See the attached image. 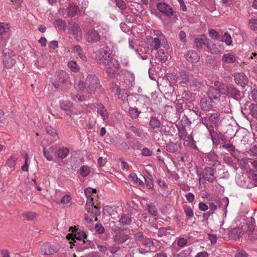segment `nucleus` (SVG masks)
Wrapping results in <instances>:
<instances>
[{
	"label": "nucleus",
	"instance_id": "nucleus-1",
	"mask_svg": "<svg viewBox=\"0 0 257 257\" xmlns=\"http://www.w3.org/2000/svg\"><path fill=\"white\" fill-rule=\"evenodd\" d=\"M80 90H85L89 93H94L99 90L100 84L97 77L94 74H89L87 77L85 81H80L78 83Z\"/></svg>",
	"mask_w": 257,
	"mask_h": 257
},
{
	"label": "nucleus",
	"instance_id": "nucleus-2",
	"mask_svg": "<svg viewBox=\"0 0 257 257\" xmlns=\"http://www.w3.org/2000/svg\"><path fill=\"white\" fill-rule=\"evenodd\" d=\"M53 85L56 89H61L62 90L69 89L71 85L69 75L64 71L59 72L53 82Z\"/></svg>",
	"mask_w": 257,
	"mask_h": 257
},
{
	"label": "nucleus",
	"instance_id": "nucleus-3",
	"mask_svg": "<svg viewBox=\"0 0 257 257\" xmlns=\"http://www.w3.org/2000/svg\"><path fill=\"white\" fill-rule=\"evenodd\" d=\"M96 59L100 64L105 65L111 61V59L115 58L111 55V51L109 48L105 47L96 52Z\"/></svg>",
	"mask_w": 257,
	"mask_h": 257
},
{
	"label": "nucleus",
	"instance_id": "nucleus-4",
	"mask_svg": "<svg viewBox=\"0 0 257 257\" xmlns=\"http://www.w3.org/2000/svg\"><path fill=\"white\" fill-rule=\"evenodd\" d=\"M134 85V78L133 76H131V79H128L126 78L124 81L120 84V87L117 86L114 83L110 84V88L112 91L117 95H119L121 89L127 90L132 88Z\"/></svg>",
	"mask_w": 257,
	"mask_h": 257
},
{
	"label": "nucleus",
	"instance_id": "nucleus-5",
	"mask_svg": "<svg viewBox=\"0 0 257 257\" xmlns=\"http://www.w3.org/2000/svg\"><path fill=\"white\" fill-rule=\"evenodd\" d=\"M16 55L14 52L9 49H5L3 53V61L4 65L8 68H12L16 63Z\"/></svg>",
	"mask_w": 257,
	"mask_h": 257
},
{
	"label": "nucleus",
	"instance_id": "nucleus-6",
	"mask_svg": "<svg viewBox=\"0 0 257 257\" xmlns=\"http://www.w3.org/2000/svg\"><path fill=\"white\" fill-rule=\"evenodd\" d=\"M105 66L106 71L110 77L113 78L117 76L120 71V66L116 59H111V61Z\"/></svg>",
	"mask_w": 257,
	"mask_h": 257
},
{
	"label": "nucleus",
	"instance_id": "nucleus-7",
	"mask_svg": "<svg viewBox=\"0 0 257 257\" xmlns=\"http://www.w3.org/2000/svg\"><path fill=\"white\" fill-rule=\"evenodd\" d=\"M72 232L68 233L66 236L67 239L70 241V244H72L71 240H73L75 242V239L80 241L82 240L84 243H86L88 241V240H87V235L85 232L83 231H77V229L75 228L73 229L72 228Z\"/></svg>",
	"mask_w": 257,
	"mask_h": 257
},
{
	"label": "nucleus",
	"instance_id": "nucleus-8",
	"mask_svg": "<svg viewBox=\"0 0 257 257\" xmlns=\"http://www.w3.org/2000/svg\"><path fill=\"white\" fill-rule=\"evenodd\" d=\"M215 179L214 170L210 167L205 168L199 176V182L203 183L204 180L213 182Z\"/></svg>",
	"mask_w": 257,
	"mask_h": 257
},
{
	"label": "nucleus",
	"instance_id": "nucleus-9",
	"mask_svg": "<svg viewBox=\"0 0 257 257\" xmlns=\"http://www.w3.org/2000/svg\"><path fill=\"white\" fill-rule=\"evenodd\" d=\"M85 38L86 41L90 44L97 42L100 39V36L97 31L94 29L86 30Z\"/></svg>",
	"mask_w": 257,
	"mask_h": 257
},
{
	"label": "nucleus",
	"instance_id": "nucleus-10",
	"mask_svg": "<svg viewBox=\"0 0 257 257\" xmlns=\"http://www.w3.org/2000/svg\"><path fill=\"white\" fill-rule=\"evenodd\" d=\"M86 206L88 213L93 217L100 214L99 209L93 205V199L92 197L87 198Z\"/></svg>",
	"mask_w": 257,
	"mask_h": 257
},
{
	"label": "nucleus",
	"instance_id": "nucleus-11",
	"mask_svg": "<svg viewBox=\"0 0 257 257\" xmlns=\"http://www.w3.org/2000/svg\"><path fill=\"white\" fill-rule=\"evenodd\" d=\"M157 9L162 14L168 17L174 15V11L171 6L165 2H159L157 5Z\"/></svg>",
	"mask_w": 257,
	"mask_h": 257
},
{
	"label": "nucleus",
	"instance_id": "nucleus-12",
	"mask_svg": "<svg viewBox=\"0 0 257 257\" xmlns=\"http://www.w3.org/2000/svg\"><path fill=\"white\" fill-rule=\"evenodd\" d=\"M234 79L235 83L241 87L246 85L248 81L246 75L241 72L235 73L234 75Z\"/></svg>",
	"mask_w": 257,
	"mask_h": 257
},
{
	"label": "nucleus",
	"instance_id": "nucleus-13",
	"mask_svg": "<svg viewBox=\"0 0 257 257\" xmlns=\"http://www.w3.org/2000/svg\"><path fill=\"white\" fill-rule=\"evenodd\" d=\"M58 247L54 246L48 243L43 244L41 248V252L43 255H50L56 252Z\"/></svg>",
	"mask_w": 257,
	"mask_h": 257
},
{
	"label": "nucleus",
	"instance_id": "nucleus-14",
	"mask_svg": "<svg viewBox=\"0 0 257 257\" xmlns=\"http://www.w3.org/2000/svg\"><path fill=\"white\" fill-rule=\"evenodd\" d=\"M186 60L192 64L196 63L200 60L199 55L194 50H189L185 55Z\"/></svg>",
	"mask_w": 257,
	"mask_h": 257
},
{
	"label": "nucleus",
	"instance_id": "nucleus-15",
	"mask_svg": "<svg viewBox=\"0 0 257 257\" xmlns=\"http://www.w3.org/2000/svg\"><path fill=\"white\" fill-rule=\"evenodd\" d=\"M70 30L72 31V34L76 41H79L82 39V31L78 24L76 23L73 24L70 27Z\"/></svg>",
	"mask_w": 257,
	"mask_h": 257
},
{
	"label": "nucleus",
	"instance_id": "nucleus-16",
	"mask_svg": "<svg viewBox=\"0 0 257 257\" xmlns=\"http://www.w3.org/2000/svg\"><path fill=\"white\" fill-rule=\"evenodd\" d=\"M206 46L208 51L212 54H219L221 53L222 48L219 44L213 43L211 41L206 42Z\"/></svg>",
	"mask_w": 257,
	"mask_h": 257
},
{
	"label": "nucleus",
	"instance_id": "nucleus-17",
	"mask_svg": "<svg viewBox=\"0 0 257 257\" xmlns=\"http://www.w3.org/2000/svg\"><path fill=\"white\" fill-rule=\"evenodd\" d=\"M214 86L216 87L215 93L220 94H227L228 93V86H226L224 83L216 81L214 82Z\"/></svg>",
	"mask_w": 257,
	"mask_h": 257
},
{
	"label": "nucleus",
	"instance_id": "nucleus-18",
	"mask_svg": "<svg viewBox=\"0 0 257 257\" xmlns=\"http://www.w3.org/2000/svg\"><path fill=\"white\" fill-rule=\"evenodd\" d=\"M129 238L128 235L120 232L113 235V239L115 242L117 244H122Z\"/></svg>",
	"mask_w": 257,
	"mask_h": 257
},
{
	"label": "nucleus",
	"instance_id": "nucleus-19",
	"mask_svg": "<svg viewBox=\"0 0 257 257\" xmlns=\"http://www.w3.org/2000/svg\"><path fill=\"white\" fill-rule=\"evenodd\" d=\"M223 118L220 116V114L218 113H213L209 116V120L215 126H218L221 124Z\"/></svg>",
	"mask_w": 257,
	"mask_h": 257
},
{
	"label": "nucleus",
	"instance_id": "nucleus-20",
	"mask_svg": "<svg viewBox=\"0 0 257 257\" xmlns=\"http://www.w3.org/2000/svg\"><path fill=\"white\" fill-rule=\"evenodd\" d=\"M71 50L72 52L78 56L82 61L85 62L87 60V57L84 54L83 50L80 45H76L73 46Z\"/></svg>",
	"mask_w": 257,
	"mask_h": 257
},
{
	"label": "nucleus",
	"instance_id": "nucleus-21",
	"mask_svg": "<svg viewBox=\"0 0 257 257\" xmlns=\"http://www.w3.org/2000/svg\"><path fill=\"white\" fill-rule=\"evenodd\" d=\"M97 112L102 119L105 121L108 117V112L105 107L101 103L97 104Z\"/></svg>",
	"mask_w": 257,
	"mask_h": 257
},
{
	"label": "nucleus",
	"instance_id": "nucleus-22",
	"mask_svg": "<svg viewBox=\"0 0 257 257\" xmlns=\"http://www.w3.org/2000/svg\"><path fill=\"white\" fill-rule=\"evenodd\" d=\"M189 85L191 89L194 91H199L203 86V83L201 81L196 79H194L193 77L192 79L190 80Z\"/></svg>",
	"mask_w": 257,
	"mask_h": 257
},
{
	"label": "nucleus",
	"instance_id": "nucleus-23",
	"mask_svg": "<svg viewBox=\"0 0 257 257\" xmlns=\"http://www.w3.org/2000/svg\"><path fill=\"white\" fill-rule=\"evenodd\" d=\"M237 57L232 53H225L222 56V61L224 63H233L236 61Z\"/></svg>",
	"mask_w": 257,
	"mask_h": 257
},
{
	"label": "nucleus",
	"instance_id": "nucleus-24",
	"mask_svg": "<svg viewBox=\"0 0 257 257\" xmlns=\"http://www.w3.org/2000/svg\"><path fill=\"white\" fill-rule=\"evenodd\" d=\"M192 134V133L190 135L187 136L185 140H183L184 141V145L192 149H197V148L195 145V141L193 139Z\"/></svg>",
	"mask_w": 257,
	"mask_h": 257
},
{
	"label": "nucleus",
	"instance_id": "nucleus-25",
	"mask_svg": "<svg viewBox=\"0 0 257 257\" xmlns=\"http://www.w3.org/2000/svg\"><path fill=\"white\" fill-rule=\"evenodd\" d=\"M243 234V230L241 228H235L232 229L230 232V237L234 239H237L241 237Z\"/></svg>",
	"mask_w": 257,
	"mask_h": 257
},
{
	"label": "nucleus",
	"instance_id": "nucleus-26",
	"mask_svg": "<svg viewBox=\"0 0 257 257\" xmlns=\"http://www.w3.org/2000/svg\"><path fill=\"white\" fill-rule=\"evenodd\" d=\"M153 245V242L151 239H145L143 242L142 246L146 247V249H143L142 247H141L140 250L141 253L149 252L150 250V247Z\"/></svg>",
	"mask_w": 257,
	"mask_h": 257
},
{
	"label": "nucleus",
	"instance_id": "nucleus-27",
	"mask_svg": "<svg viewBox=\"0 0 257 257\" xmlns=\"http://www.w3.org/2000/svg\"><path fill=\"white\" fill-rule=\"evenodd\" d=\"M157 58L161 63H165L168 60L169 54L163 49H160L157 52Z\"/></svg>",
	"mask_w": 257,
	"mask_h": 257
},
{
	"label": "nucleus",
	"instance_id": "nucleus-28",
	"mask_svg": "<svg viewBox=\"0 0 257 257\" xmlns=\"http://www.w3.org/2000/svg\"><path fill=\"white\" fill-rule=\"evenodd\" d=\"M18 159L17 155H12L7 160L6 166L10 168L14 169L16 165V162Z\"/></svg>",
	"mask_w": 257,
	"mask_h": 257
},
{
	"label": "nucleus",
	"instance_id": "nucleus-29",
	"mask_svg": "<svg viewBox=\"0 0 257 257\" xmlns=\"http://www.w3.org/2000/svg\"><path fill=\"white\" fill-rule=\"evenodd\" d=\"M180 144L177 143L170 142L167 145L166 149L167 151L171 153H175L180 149Z\"/></svg>",
	"mask_w": 257,
	"mask_h": 257
},
{
	"label": "nucleus",
	"instance_id": "nucleus-30",
	"mask_svg": "<svg viewBox=\"0 0 257 257\" xmlns=\"http://www.w3.org/2000/svg\"><path fill=\"white\" fill-rule=\"evenodd\" d=\"M164 40L154 38L150 43V46L152 50H158L160 48L161 43H163Z\"/></svg>",
	"mask_w": 257,
	"mask_h": 257
},
{
	"label": "nucleus",
	"instance_id": "nucleus-31",
	"mask_svg": "<svg viewBox=\"0 0 257 257\" xmlns=\"http://www.w3.org/2000/svg\"><path fill=\"white\" fill-rule=\"evenodd\" d=\"M91 168L86 165L82 166L79 169L78 173L83 177H86L90 173Z\"/></svg>",
	"mask_w": 257,
	"mask_h": 257
},
{
	"label": "nucleus",
	"instance_id": "nucleus-32",
	"mask_svg": "<svg viewBox=\"0 0 257 257\" xmlns=\"http://www.w3.org/2000/svg\"><path fill=\"white\" fill-rule=\"evenodd\" d=\"M227 94H229L230 96L235 99H238L240 97V92L234 87L232 86H228V93Z\"/></svg>",
	"mask_w": 257,
	"mask_h": 257
},
{
	"label": "nucleus",
	"instance_id": "nucleus-33",
	"mask_svg": "<svg viewBox=\"0 0 257 257\" xmlns=\"http://www.w3.org/2000/svg\"><path fill=\"white\" fill-rule=\"evenodd\" d=\"M200 103L202 109L204 111H209L212 107L211 101L207 100L206 98H202Z\"/></svg>",
	"mask_w": 257,
	"mask_h": 257
},
{
	"label": "nucleus",
	"instance_id": "nucleus-34",
	"mask_svg": "<svg viewBox=\"0 0 257 257\" xmlns=\"http://www.w3.org/2000/svg\"><path fill=\"white\" fill-rule=\"evenodd\" d=\"M69 153V150L67 148H60L57 151V156L60 159H64L67 157Z\"/></svg>",
	"mask_w": 257,
	"mask_h": 257
},
{
	"label": "nucleus",
	"instance_id": "nucleus-35",
	"mask_svg": "<svg viewBox=\"0 0 257 257\" xmlns=\"http://www.w3.org/2000/svg\"><path fill=\"white\" fill-rule=\"evenodd\" d=\"M177 127L178 130V136L180 139L185 140L187 136V132L185 127L183 124L177 125Z\"/></svg>",
	"mask_w": 257,
	"mask_h": 257
},
{
	"label": "nucleus",
	"instance_id": "nucleus-36",
	"mask_svg": "<svg viewBox=\"0 0 257 257\" xmlns=\"http://www.w3.org/2000/svg\"><path fill=\"white\" fill-rule=\"evenodd\" d=\"M147 209L150 214L156 216L158 214V211L157 207L153 203H149L147 205Z\"/></svg>",
	"mask_w": 257,
	"mask_h": 257
},
{
	"label": "nucleus",
	"instance_id": "nucleus-37",
	"mask_svg": "<svg viewBox=\"0 0 257 257\" xmlns=\"http://www.w3.org/2000/svg\"><path fill=\"white\" fill-rule=\"evenodd\" d=\"M72 106V103L68 100H63L60 101V108L65 111L69 110Z\"/></svg>",
	"mask_w": 257,
	"mask_h": 257
},
{
	"label": "nucleus",
	"instance_id": "nucleus-38",
	"mask_svg": "<svg viewBox=\"0 0 257 257\" xmlns=\"http://www.w3.org/2000/svg\"><path fill=\"white\" fill-rule=\"evenodd\" d=\"M67 65L68 68L74 73L78 72L80 70L79 66L75 61H69Z\"/></svg>",
	"mask_w": 257,
	"mask_h": 257
},
{
	"label": "nucleus",
	"instance_id": "nucleus-39",
	"mask_svg": "<svg viewBox=\"0 0 257 257\" xmlns=\"http://www.w3.org/2000/svg\"><path fill=\"white\" fill-rule=\"evenodd\" d=\"M68 15L69 17L72 18L74 17L78 11V7L76 6H69L67 8Z\"/></svg>",
	"mask_w": 257,
	"mask_h": 257
},
{
	"label": "nucleus",
	"instance_id": "nucleus-40",
	"mask_svg": "<svg viewBox=\"0 0 257 257\" xmlns=\"http://www.w3.org/2000/svg\"><path fill=\"white\" fill-rule=\"evenodd\" d=\"M149 125L152 129L158 128L161 125V122L159 119L156 117H152L151 118Z\"/></svg>",
	"mask_w": 257,
	"mask_h": 257
},
{
	"label": "nucleus",
	"instance_id": "nucleus-41",
	"mask_svg": "<svg viewBox=\"0 0 257 257\" xmlns=\"http://www.w3.org/2000/svg\"><path fill=\"white\" fill-rule=\"evenodd\" d=\"M10 26L5 23H0V36L7 34L10 31Z\"/></svg>",
	"mask_w": 257,
	"mask_h": 257
},
{
	"label": "nucleus",
	"instance_id": "nucleus-42",
	"mask_svg": "<svg viewBox=\"0 0 257 257\" xmlns=\"http://www.w3.org/2000/svg\"><path fill=\"white\" fill-rule=\"evenodd\" d=\"M192 77H190L186 73L182 72L180 74V82L182 84L189 85L190 80L192 79Z\"/></svg>",
	"mask_w": 257,
	"mask_h": 257
},
{
	"label": "nucleus",
	"instance_id": "nucleus-43",
	"mask_svg": "<svg viewBox=\"0 0 257 257\" xmlns=\"http://www.w3.org/2000/svg\"><path fill=\"white\" fill-rule=\"evenodd\" d=\"M132 221L131 218L125 214H123L119 220V224L122 225L129 224Z\"/></svg>",
	"mask_w": 257,
	"mask_h": 257
},
{
	"label": "nucleus",
	"instance_id": "nucleus-44",
	"mask_svg": "<svg viewBox=\"0 0 257 257\" xmlns=\"http://www.w3.org/2000/svg\"><path fill=\"white\" fill-rule=\"evenodd\" d=\"M49 150H47L46 148H43V154L46 159L49 161H51L53 160V156L52 155L53 150L51 148Z\"/></svg>",
	"mask_w": 257,
	"mask_h": 257
},
{
	"label": "nucleus",
	"instance_id": "nucleus-45",
	"mask_svg": "<svg viewBox=\"0 0 257 257\" xmlns=\"http://www.w3.org/2000/svg\"><path fill=\"white\" fill-rule=\"evenodd\" d=\"M191 252L192 248L189 247L180 253L174 255L173 257H187L191 253Z\"/></svg>",
	"mask_w": 257,
	"mask_h": 257
},
{
	"label": "nucleus",
	"instance_id": "nucleus-46",
	"mask_svg": "<svg viewBox=\"0 0 257 257\" xmlns=\"http://www.w3.org/2000/svg\"><path fill=\"white\" fill-rule=\"evenodd\" d=\"M55 27L58 30H64L65 29L66 23L65 21L62 20L56 21L54 23Z\"/></svg>",
	"mask_w": 257,
	"mask_h": 257
},
{
	"label": "nucleus",
	"instance_id": "nucleus-47",
	"mask_svg": "<svg viewBox=\"0 0 257 257\" xmlns=\"http://www.w3.org/2000/svg\"><path fill=\"white\" fill-rule=\"evenodd\" d=\"M128 113L131 117L136 118L138 117L140 111H139L137 108L130 107Z\"/></svg>",
	"mask_w": 257,
	"mask_h": 257
},
{
	"label": "nucleus",
	"instance_id": "nucleus-48",
	"mask_svg": "<svg viewBox=\"0 0 257 257\" xmlns=\"http://www.w3.org/2000/svg\"><path fill=\"white\" fill-rule=\"evenodd\" d=\"M249 109L250 110V114L255 118L257 117V104L251 103L249 106Z\"/></svg>",
	"mask_w": 257,
	"mask_h": 257
},
{
	"label": "nucleus",
	"instance_id": "nucleus-49",
	"mask_svg": "<svg viewBox=\"0 0 257 257\" xmlns=\"http://www.w3.org/2000/svg\"><path fill=\"white\" fill-rule=\"evenodd\" d=\"M222 42H224L225 44L228 46L230 45L232 43L231 36L227 32H225L224 35L222 36Z\"/></svg>",
	"mask_w": 257,
	"mask_h": 257
},
{
	"label": "nucleus",
	"instance_id": "nucleus-50",
	"mask_svg": "<svg viewBox=\"0 0 257 257\" xmlns=\"http://www.w3.org/2000/svg\"><path fill=\"white\" fill-rule=\"evenodd\" d=\"M184 213L188 218H190L192 217L194 215V212L192 209L188 206H185L184 207Z\"/></svg>",
	"mask_w": 257,
	"mask_h": 257
},
{
	"label": "nucleus",
	"instance_id": "nucleus-51",
	"mask_svg": "<svg viewBox=\"0 0 257 257\" xmlns=\"http://www.w3.org/2000/svg\"><path fill=\"white\" fill-rule=\"evenodd\" d=\"M248 25L251 30L253 31L257 30V18L250 19Z\"/></svg>",
	"mask_w": 257,
	"mask_h": 257
},
{
	"label": "nucleus",
	"instance_id": "nucleus-52",
	"mask_svg": "<svg viewBox=\"0 0 257 257\" xmlns=\"http://www.w3.org/2000/svg\"><path fill=\"white\" fill-rule=\"evenodd\" d=\"M96 192V190L95 189L90 187H88L84 190V193L87 198L91 197V196L95 194Z\"/></svg>",
	"mask_w": 257,
	"mask_h": 257
},
{
	"label": "nucleus",
	"instance_id": "nucleus-53",
	"mask_svg": "<svg viewBox=\"0 0 257 257\" xmlns=\"http://www.w3.org/2000/svg\"><path fill=\"white\" fill-rule=\"evenodd\" d=\"M188 242V241L187 240V239L184 238V237H181V238H179L178 240H177V245L178 246H179L180 247H185L187 243Z\"/></svg>",
	"mask_w": 257,
	"mask_h": 257
},
{
	"label": "nucleus",
	"instance_id": "nucleus-54",
	"mask_svg": "<svg viewBox=\"0 0 257 257\" xmlns=\"http://www.w3.org/2000/svg\"><path fill=\"white\" fill-rule=\"evenodd\" d=\"M71 201V196L68 195H64L61 200V203L64 205H67L70 203Z\"/></svg>",
	"mask_w": 257,
	"mask_h": 257
},
{
	"label": "nucleus",
	"instance_id": "nucleus-55",
	"mask_svg": "<svg viewBox=\"0 0 257 257\" xmlns=\"http://www.w3.org/2000/svg\"><path fill=\"white\" fill-rule=\"evenodd\" d=\"M229 204V199L227 197H223L220 201V204L219 205V207H225L226 209Z\"/></svg>",
	"mask_w": 257,
	"mask_h": 257
},
{
	"label": "nucleus",
	"instance_id": "nucleus-56",
	"mask_svg": "<svg viewBox=\"0 0 257 257\" xmlns=\"http://www.w3.org/2000/svg\"><path fill=\"white\" fill-rule=\"evenodd\" d=\"M200 121L207 127V128H212V124H209L210 121L209 120V117H202Z\"/></svg>",
	"mask_w": 257,
	"mask_h": 257
},
{
	"label": "nucleus",
	"instance_id": "nucleus-57",
	"mask_svg": "<svg viewBox=\"0 0 257 257\" xmlns=\"http://www.w3.org/2000/svg\"><path fill=\"white\" fill-rule=\"evenodd\" d=\"M46 132L48 134H49L52 137L56 136L57 135L56 131L51 126H47Z\"/></svg>",
	"mask_w": 257,
	"mask_h": 257
},
{
	"label": "nucleus",
	"instance_id": "nucleus-58",
	"mask_svg": "<svg viewBox=\"0 0 257 257\" xmlns=\"http://www.w3.org/2000/svg\"><path fill=\"white\" fill-rule=\"evenodd\" d=\"M24 216L28 220H33L36 218V214L32 212L25 213Z\"/></svg>",
	"mask_w": 257,
	"mask_h": 257
},
{
	"label": "nucleus",
	"instance_id": "nucleus-59",
	"mask_svg": "<svg viewBox=\"0 0 257 257\" xmlns=\"http://www.w3.org/2000/svg\"><path fill=\"white\" fill-rule=\"evenodd\" d=\"M194 42L196 45V47L198 48L201 47L202 44L206 45V43L205 42V40L202 38H195Z\"/></svg>",
	"mask_w": 257,
	"mask_h": 257
},
{
	"label": "nucleus",
	"instance_id": "nucleus-60",
	"mask_svg": "<svg viewBox=\"0 0 257 257\" xmlns=\"http://www.w3.org/2000/svg\"><path fill=\"white\" fill-rule=\"evenodd\" d=\"M154 35L156 36L155 38L160 39V40H165V36L163 33L159 30H154Z\"/></svg>",
	"mask_w": 257,
	"mask_h": 257
},
{
	"label": "nucleus",
	"instance_id": "nucleus-61",
	"mask_svg": "<svg viewBox=\"0 0 257 257\" xmlns=\"http://www.w3.org/2000/svg\"><path fill=\"white\" fill-rule=\"evenodd\" d=\"M209 36L214 39H217L219 38V33L213 29L209 30Z\"/></svg>",
	"mask_w": 257,
	"mask_h": 257
},
{
	"label": "nucleus",
	"instance_id": "nucleus-62",
	"mask_svg": "<svg viewBox=\"0 0 257 257\" xmlns=\"http://www.w3.org/2000/svg\"><path fill=\"white\" fill-rule=\"evenodd\" d=\"M142 154L144 156H151L153 154V152L148 148H143Z\"/></svg>",
	"mask_w": 257,
	"mask_h": 257
},
{
	"label": "nucleus",
	"instance_id": "nucleus-63",
	"mask_svg": "<svg viewBox=\"0 0 257 257\" xmlns=\"http://www.w3.org/2000/svg\"><path fill=\"white\" fill-rule=\"evenodd\" d=\"M116 6L121 10H124L125 7V4L123 0H115Z\"/></svg>",
	"mask_w": 257,
	"mask_h": 257
},
{
	"label": "nucleus",
	"instance_id": "nucleus-64",
	"mask_svg": "<svg viewBox=\"0 0 257 257\" xmlns=\"http://www.w3.org/2000/svg\"><path fill=\"white\" fill-rule=\"evenodd\" d=\"M250 96L254 101L257 102V88H253L251 90Z\"/></svg>",
	"mask_w": 257,
	"mask_h": 257
}]
</instances>
